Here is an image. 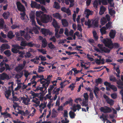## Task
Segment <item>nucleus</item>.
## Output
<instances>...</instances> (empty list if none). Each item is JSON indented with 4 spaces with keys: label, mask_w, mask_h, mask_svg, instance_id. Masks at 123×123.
Returning <instances> with one entry per match:
<instances>
[{
    "label": "nucleus",
    "mask_w": 123,
    "mask_h": 123,
    "mask_svg": "<svg viewBox=\"0 0 123 123\" xmlns=\"http://www.w3.org/2000/svg\"><path fill=\"white\" fill-rule=\"evenodd\" d=\"M69 115L70 118L71 119L74 118L76 115L74 112L72 111H70L69 113Z\"/></svg>",
    "instance_id": "cd10ccee"
},
{
    "label": "nucleus",
    "mask_w": 123,
    "mask_h": 123,
    "mask_svg": "<svg viewBox=\"0 0 123 123\" xmlns=\"http://www.w3.org/2000/svg\"><path fill=\"white\" fill-rule=\"evenodd\" d=\"M116 31L113 30H111L110 33L109 35L110 38L112 39L114 38L115 35Z\"/></svg>",
    "instance_id": "f3484780"
},
{
    "label": "nucleus",
    "mask_w": 123,
    "mask_h": 123,
    "mask_svg": "<svg viewBox=\"0 0 123 123\" xmlns=\"http://www.w3.org/2000/svg\"><path fill=\"white\" fill-rule=\"evenodd\" d=\"M61 22L62 25L65 27L68 26V23L67 20L66 19H62L61 20Z\"/></svg>",
    "instance_id": "4468645a"
},
{
    "label": "nucleus",
    "mask_w": 123,
    "mask_h": 123,
    "mask_svg": "<svg viewBox=\"0 0 123 123\" xmlns=\"http://www.w3.org/2000/svg\"><path fill=\"white\" fill-rule=\"evenodd\" d=\"M24 67L22 65L20 64L17 67H16L15 68L16 71H21Z\"/></svg>",
    "instance_id": "c756f323"
},
{
    "label": "nucleus",
    "mask_w": 123,
    "mask_h": 123,
    "mask_svg": "<svg viewBox=\"0 0 123 123\" xmlns=\"http://www.w3.org/2000/svg\"><path fill=\"white\" fill-rule=\"evenodd\" d=\"M12 51L14 53H16L18 52V50L16 48H12L11 49Z\"/></svg>",
    "instance_id": "774afa93"
},
{
    "label": "nucleus",
    "mask_w": 123,
    "mask_h": 123,
    "mask_svg": "<svg viewBox=\"0 0 123 123\" xmlns=\"http://www.w3.org/2000/svg\"><path fill=\"white\" fill-rule=\"evenodd\" d=\"M30 100V99L28 97L25 98L23 100V103L26 105H29L28 103Z\"/></svg>",
    "instance_id": "5701e85b"
},
{
    "label": "nucleus",
    "mask_w": 123,
    "mask_h": 123,
    "mask_svg": "<svg viewBox=\"0 0 123 123\" xmlns=\"http://www.w3.org/2000/svg\"><path fill=\"white\" fill-rule=\"evenodd\" d=\"M99 91V88L98 87L95 86L93 90V92L95 97L97 98H98V96L97 94L98 93V92Z\"/></svg>",
    "instance_id": "dca6fc26"
},
{
    "label": "nucleus",
    "mask_w": 123,
    "mask_h": 123,
    "mask_svg": "<svg viewBox=\"0 0 123 123\" xmlns=\"http://www.w3.org/2000/svg\"><path fill=\"white\" fill-rule=\"evenodd\" d=\"M83 96L85 99V100H88L89 96L87 92L84 93L83 95Z\"/></svg>",
    "instance_id": "13d9d810"
},
{
    "label": "nucleus",
    "mask_w": 123,
    "mask_h": 123,
    "mask_svg": "<svg viewBox=\"0 0 123 123\" xmlns=\"http://www.w3.org/2000/svg\"><path fill=\"white\" fill-rule=\"evenodd\" d=\"M52 17L49 15L42 14L41 18V20L43 23H46L52 20Z\"/></svg>",
    "instance_id": "7ed1b4c3"
},
{
    "label": "nucleus",
    "mask_w": 123,
    "mask_h": 123,
    "mask_svg": "<svg viewBox=\"0 0 123 123\" xmlns=\"http://www.w3.org/2000/svg\"><path fill=\"white\" fill-rule=\"evenodd\" d=\"M40 85L37 86L35 89L33 90V91L35 92H37L40 91L41 92L39 93H41V94H42L45 92V91H43V87H40Z\"/></svg>",
    "instance_id": "9b49d317"
},
{
    "label": "nucleus",
    "mask_w": 123,
    "mask_h": 123,
    "mask_svg": "<svg viewBox=\"0 0 123 123\" xmlns=\"http://www.w3.org/2000/svg\"><path fill=\"white\" fill-rule=\"evenodd\" d=\"M77 30L80 31L81 32L82 30L81 28V25L79 24H77Z\"/></svg>",
    "instance_id": "052dcab7"
},
{
    "label": "nucleus",
    "mask_w": 123,
    "mask_h": 123,
    "mask_svg": "<svg viewBox=\"0 0 123 123\" xmlns=\"http://www.w3.org/2000/svg\"><path fill=\"white\" fill-rule=\"evenodd\" d=\"M35 45V44L32 43V42H31L27 43V46H29L30 47H32Z\"/></svg>",
    "instance_id": "bf43d9fd"
},
{
    "label": "nucleus",
    "mask_w": 123,
    "mask_h": 123,
    "mask_svg": "<svg viewBox=\"0 0 123 123\" xmlns=\"http://www.w3.org/2000/svg\"><path fill=\"white\" fill-rule=\"evenodd\" d=\"M16 4L18 11L21 12L25 11V7L19 1L17 2Z\"/></svg>",
    "instance_id": "20e7f679"
},
{
    "label": "nucleus",
    "mask_w": 123,
    "mask_h": 123,
    "mask_svg": "<svg viewBox=\"0 0 123 123\" xmlns=\"http://www.w3.org/2000/svg\"><path fill=\"white\" fill-rule=\"evenodd\" d=\"M14 36V35L13 34L12 31H10L8 32L7 36L8 38L11 39L13 38Z\"/></svg>",
    "instance_id": "a878e982"
},
{
    "label": "nucleus",
    "mask_w": 123,
    "mask_h": 123,
    "mask_svg": "<svg viewBox=\"0 0 123 123\" xmlns=\"http://www.w3.org/2000/svg\"><path fill=\"white\" fill-rule=\"evenodd\" d=\"M117 87L121 89V90L120 92V93L122 96H123V86L119 85L117 86Z\"/></svg>",
    "instance_id": "8fccbe9b"
},
{
    "label": "nucleus",
    "mask_w": 123,
    "mask_h": 123,
    "mask_svg": "<svg viewBox=\"0 0 123 123\" xmlns=\"http://www.w3.org/2000/svg\"><path fill=\"white\" fill-rule=\"evenodd\" d=\"M52 76V75H48L47 76V78L46 79H45L44 78H42L40 79L41 80H45V81H47L48 80H50V79H50V78Z\"/></svg>",
    "instance_id": "3c124183"
},
{
    "label": "nucleus",
    "mask_w": 123,
    "mask_h": 123,
    "mask_svg": "<svg viewBox=\"0 0 123 123\" xmlns=\"http://www.w3.org/2000/svg\"><path fill=\"white\" fill-rule=\"evenodd\" d=\"M49 47L51 49H53L55 48V46L52 43V42H50L48 44Z\"/></svg>",
    "instance_id": "ea45409f"
},
{
    "label": "nucleus",
    "mask_w": 123,
    "mask_h": 123,
    "mask_svg": "<svg viewBox=\"0 0 123 123\" xmlns=\"http://www.w3.org/2000/svg\"><path fill=\"white\" fill-rule=\"evenodd\" d=\"M53 17L57 19H61V16L60 14L58 13H56L53 14Z\"/></svg>",
    "instance_id": "412c9836"
},
{
    "label": "nucleus",
    "mask_w": 123,
    "mask_h": 123,
    "mask_svg": "<svg viewBox=\"0 0 123 123\" xmlns=\"http://www.w3.org/2000/svg\"><path fill=\"white\" fill-rule=\"evenodd\" d=\"M106 30L105 26L103 27L100 29V31L102 35L107 34V32L106 31Z\"/></svg>",
    "instance_id": "2eb2a0df"
},
{
    "label": "nucleus",
    "mask_w": 123,
    "mask_h": 123,
    "mask_svg": "<svg viewBox=\"0 0 123 123\" xmlns=\"http://www.w3.org/2000/svg\"><path fill=\"white\" fill-rule=\"evenodd\" d=\"M64 113L63 114V117H68V111L66 110H64Z\"/></svg>",
    "instance_id": "69168bd1"
},
{
    "label": "nucleus",
    "mask_w": 123,
    "mask_h": 123,
    "mask_svg": "<svg viewBox=\"0 0 123 123\" xmlns=\"http://www.w3.org/2000/svg\"><path fill=\"white\" fill-rule=\"evenodd\" d=\"M106 8L102 6H101L100 8V10L99 12V14L100 15H102L103 14L106 10Z\"/></svg>",
    "instance_id": "6ab92c4d"
},
{
    "label": "nucleus",
    "mask_w": 123,
    "mask_h": 123,
    "mask_svg": "<svg viewBox=\"0 0 123 123\" xmlns=\"http://www.w3.org/2000/svg\"><path fill=\"white\" fill-rule=\"evenodd\" d=\"M107 22L106 18L105 17L103 18V19H101V23L102 24L104 25Z\"/></svg>",
    "instance_id": "4d7b16f0"
},
{
    "label": "nucleus",
    "mask_w": 123,
    "mask_h": 123,
    "mask_svg": "<svg viewBox=\"0 0 123 123\" xmlns=\"http://www.w3.org/2000/svg\"><path fill=\"white\" fill-rule=\"evenodd\" d=\"M109 80L110 81L113 82H115L117 81V80L116 79V77L113 75L110 76Z\"/></svg>",
    "instance_id": "2f4dec72"
},
{
    "label": "nucleus",
    "mask_w": 123,
    "mask_h": 123,
    "mask_svg": "<svg viewBox=\"0 0 123 123\" xmlns=\"http://www.w3.org/2000/svg\"><path fill=\"white\" fill-rule=\"evenodd\" d=\"M32 93H31L32 96L34 97H33V98H34V97H38L39 96V95L41 94V93H35L34 92L31 91Z\"/></svg>",
    "instance_id": "4c0bfd02"
},
{
    "label": "nucleus",
    "mask_w": 123,
    "mask_h": 123,
    "mask_svg": "<svg viewBox=\"0 0 123 123\" xmlns=\"http://www.w3.org/2000/svg\"><path fill=\"white\" fill-rule=\"evenodd\" d=\"M82 106H87L88 105V100H83L82 102Z\"/></svg>",
    "instance_id": "c9c22d12"
},
{
    "label": "nucleus",
    "mask_w": 123,
    "mask_h": 123,
    "mask_svg": "<svg viewBox=\"0 0 123 123\" xmlns=\"http://www.w3.org/2000/svg\"><path fill=\"white\" fill-rule=\"evenodd\" d=\"M31 55V54L29 52H27L25 55V56L26 58H29Z\"/></svg>",
    "instance_id": "338daca9"
},
{
    "label": "nucleus",
    "mask_w": 123,
    "mask_h": 123,
    "mask_svg": "<svg viewBox=\"0 0 123 123\" xmlns=\"http://www.w3.org/2000/svg\"><path fill=\"white\" fill-rule=\"evenodd\" d=\"M10 47L9 45L6 43L3 44L1 46L0 50L2 51H3L6 49H8L10 48Z\"/></svg>",
    "instance_id": "6e6552de"
},
{
    "label": "nucleus",
    "mask_w": 123,
    "mask_h": 123,
    "mask_svg": "<svg viewBox=\"0 0 123 123\" xmlns=\"http://www.w3.org/2000/svg\"><path fill=\"white\" fill-rule=\"evenodd\" d=\"M40 81L41 84H45V87L47 88L48 87L49 84L50 83V80L45 81V80H41L39 79L37 81Z\"/></svg>",
    "instance_id": "1a4fd4ad"
},
{
    "label": "nucleus",
    "mask_w": 123,
    "mask_h": 123,
    "mask_svg": "<svg viewBox=\"0 0 123 123\" xmlns=\"http://www.w3.org/2000/svg\"><path fill=\"white\" fill-rule=\"evenodd\" d=\"M9 79V76L6 73L4 72L0 74V80H4L5 79L8 80Z\"/></svg>",
    "instance_id": "423d86ee"
},
{
    "label": "nucleus",
    "mask_w": 123,
    "mask_h": 123,
    "mask_svg": "<svg viewBox=\"0 0 123 123\" xmlns=\"http://www.w3.org/2000/svg\"><path fill=\"white\" fill-rule=\"evenodd\" d=\"M57 112L56 111H53L51 115V117L52 118H55L57 117Z\"/></svg>",
    "instance_id": "09e8293b"
},
{
    "label": "nucleus",
    "mask_w": 123,
    "mask_h": 123,
    "mask_svg": "<svg viewBox=\"0 0 123 123\" xmlns=\"http://www.w3.org/2000/svg\"><path fill=\"white\" fill-rule=\"evenodd\" d=\"M1 115H3V117L4 118H6L8 117L10 118H11V114L8 113L6 111H5L4 112H1Z\"/></svg>",
    "instance_id": "f8f14e48"
},
{
    "label": "nucleus",
    "mask_w": 123,
    "mask_h": 123,
    "mask_svg": "<svg viewBox=\"0 0 123 123\" xmlns=\"http://www.w3.org/2000/svg\"><path fill=\"white\" fill-rule=\"evenodd\" d=\"M52 24L53 25L54 28L60 26L58 25L57 22L55 19H54L53 20V21L52 22Z\"/></svg>",
    "instance_id": "f704fd0d"
},
{
    "label": "nucleus",
    "mask_w": 123,
    "mask_h": 123,
    "mask_svg": "<svg viewBox=\"0 0 123 123\" xmlns=\"http://www.w3.org/2000/svg\"><path fill=\"white\" fill-rule=\"evenodd\" d=\"M102 42L105 44L106 47L112 49L113 48L117 49L120 46V44L117 43H113L111 39L107 38L101 39Z\"/></svg>",
    "instance_id": "f257e3e1"
},
{
    "label": "nucleus",
    "mask_w": 123,
    "mask_h": 123,
    "mask_svg": "<svg viewBox=\"0 0 123 123\" xmlns=\"http://www.w3.org/2000/svg\"><path fill=\"white\" fill-rule=\"evenodd\" d=\"M102 79L100 78H98V79H96L95 80V82L97 84L96 86H98V84H101L102 83Z\"/></svg>",
    "instance_id": "72a5a7b5"
},
{
    "label": "nucleus",
    "mask_w": 123,
    "mask_h": 123,
    "mask_svg": "<svg viewBox=\"0 0 123 123\" xmlns=\"http://www.w3.org/2000/svg\"><path fill=\"white\" fill-rule=\"evenodd\" d=\"M40 81L41 84H45V87L47 88L48 87L49 84L50 83V80L45 81V80H41L39 79L37 81Z\"/></svg>",
    "instance_id": "9d476101"
},
{
    "label": "nucleus",
    "mask_w": 123,
    "mask_h": 123,
    "mask_svg": "<svg viewBox=\"0 0 123 123\" xmlns=\"http://www.w3.org/2000/svg\"><path fill=\"white\" fill-rule=\"evenodd\" d=\"M107 103L111 105H112L114 104V101L112 99L110 98L107 100Z\"/></svg>",
    "instance_id": "58836bf2"
},
{
    "label": "nucleus",
    "mask_w": 123,
    "mask_h": 123,
    "mask_svg": "<svg viewBox=\"0 0 123 123\" xmlns=\"http://www.w3.org/2000/svg\"><path fill=\"white\" fill-rule=\"evenodd\" d=\"M117 83L118 85L123 86V82L120 79L118 80H117Z\"/></svg>",
    "instance_id": "e2e57ef3"
},
{
    "label": "nucleus",
    "mask_w": 123,
    "mask_h": 123,
    "mask_svg": "<svg viewBox=\"0 0 123 123\" xmlns=\"http://www.w3.org/2000/svg\"><path fill=\"white\" fill-rule=\"evenodd\" d=\"M56 87L54 88V89L53 90L52 92V94H56V95H59V92L60 90V88L59 87L56 89V90L55 89H56Z\"/></svg>",
    "instance_id": "4be33fe9"
},
{
    "label": "nucleus",
    "mask_w": 123,
    "mask_h": 123,
    "mask_svg": "<svg viewBox=\"0 0 123 123\" xmlns=\"http://www.w3.org/2000/svg\"><path fill=\"white\" fill-rule=\"evenodd\" d=\"M42 14H44L43 13V12L41 11H37L36 12V16L37 17H40L41 18Z\"/></svg>",
    "instance_id": "473e14b6"
},
{
    "label": "nucleus",
    "mask_w": 123,
    "mask_h": 123,
    "mask_svg": "<svg viewBox=\"0 0 123 123\" xmlns=\"http://www.w3.org/2000/svg\"><path fill=\"white\" fill-rule=\"evenodd\" d=\"M36 4L37 3L36 2L32 1L31 4V7L34 8L36 5Z\"/></svg>",
    "instance_id": "603ef678"
},
{
    "label": "nucleus",
    "mask_w": 123,
    "mask_h": 123,
    "mask_svg": "<svg viewBox=\"0 0 123 123\" xmlns=\"http://www.w3.org/2000/svg\"><path fill=\"white\" fill-rule=\"evenodd\" d=\"M27 43H26V41L23 40L21 41L20 45L21 46L25 47L27 46Z\"/></svg>",
    "instance_id": "5fc2aeb1"
},
{
    "label": "nucleus",
    "mask_w": 123,
    "mask_h": 123,
    "mask_svg": "<svg viewBox=\"0 0 123 123\" xmlns=\"http://www.w3.org/2000/svg\"><path fill=\"white\" fill-rule=\"evenodd\" d=\"M42 47L43 48H45L47 45V42L45 38L43 39L42 41Z\"/></svg>",
    "instance_id": "393cba45"
},
{
    "label": "nucleus",
    "mask_w": 123,
    "mask_h": 123,
    "mask_svg": "<svg viewBox=\"0 0 123 123\" xmlns=\"http://www.w3.org/2000/svg\"><path fill=\"white\" fill-rule=\"evenodd\" d=\"M98 46L99 49L98 48L95 49V50L97 51L102 53H109L110 50L106 48L102 44H99L98 45Z\"/></svg>",
    "instance_id": "f03ea898"
},
{
    "label": "nucleus",
    "mask_w": 123,
    "mask_h": 123,
    "mask_svg": "<svg viewBox=\"0 0 123 123\" xmlns=\"http://www.w3.org/2000/svg\"><path fill=\"white\" fill-rule=\"evenodd\" d=\"M73 100L71 98H70L68 99V101H66L64 103V105H67L68 104H72L73 103Z\"/></svg>",
    "instance_id": "7c9ffc66"
},
{
    "label": "nucleus",
    "mask_w": 123,
    "mask_h": 123,
    "mask_svg": "<svg viewBox=\"0 0 123 123\" xmlns=\"http://www.w3.org/2000/svg\"><path fill=\"white\" fill-rule=\"evenodd\" d=\"M111 97L114 99L116 98L117 96V94L115 93L111 94Z\"/></svg>",
    "instance_id": "6e6d98bb"
},
{
    "label": "nucleus",
    "mask_w": 123,
    "mask_h": 123,
    "mask_svg": "<svg viewBox=\"0 0 123 123\" xmlns=\"http://www.w3.org/2000/svg\"><path fill=\"white\" fill-rule=\"evenodd\" d=\"M93 36L96 40H97L98 39V37L97 36V33L95 31H92Z\"/></svg>",
    "instance_id": "c03bdc74"
},
{
    "label": "nucleus",
    "mask_w": 123,
    "mask_h": 123,
    "mask_svg": "<svg viewBox=\"0 0 123 123\" xmlns=\"http://www.w3.org/2000/svg\"><path fill=\"white\" fill-rule=\"evenodd\" d=\"M116 12L114 10L110 9L109 10V13L111 16H112Z\"/></svg>",
    "instance_id": "de8ad7c7"
},
{
    "label": "nucleus",
    "mask_w": 123,
    "mask_h": 123,
    "mask_svg": "<svg viewBox=\"0 0 123 123\" xmlns=\"http://www.w3.org/2000/svg\"><path fill=\"white\" fill-rule=\"evenodd\" d=\"M24 37L27 40H28L31 38V37L29 34H28L27 33H26L25 35H24Z\"/></svg>",
    "instance_id": "a18cd8bd"
},
{
    "label": "nucleus",
    "mask_w": 123,
    "mask_h": 123,
    "mask_svg": "<svg viewBox=\"0 0 123 123\" xmlns=\"http://www.w3.org/2000/svg\"><path fill=\"white\" fill-rule=\"evenodd\" d=\"M100 111L104 113H110L112 111L111 109L109 107L105 106L101 107L100 109Z\"/></svg>",
    "instance_id": "39448f33"
},
{
    "label": "nucleus",
    "mask_w": 123,
    "mask_h": 123,
    "mask_svg": "<svg viewBox=\"0 0 123 123\" xmlns=\"http://www.w3.org/2000/svg\"><path fill=\"white\" fill-rule=\"evenodd\" d=\"M5 96L6 98L7 99H9V97L11 95V91L10 89H8L7 91L5 92Z\"/></svg>",
    "instance_id": "a211bd4d"
},
{
    "label": "nucleus",
    "mask_w": 123,
    "mask_h": 123,
    "mask_svg": "<svg viewBox=\"0 0 123 123\" xmlns=\"http://www.w3.org/2000/svg\"><path fill=\"white\" fill-rule=\"evenodd\" d=\"M41 32L45 36L49 34V33L50 32V31L48 29L44 28H42L41 29Z\"/></svg>",
    "instance_id": "ddd939ff"
},
{
    "label": "nucleus",
    "mask_w": 123,
    "mask_h": 123,
    "mask_svg": "<svg viewBox=\"0 0 123 123\" xmlns=\"http://www.w3.org/2000/svg\"><path fill=\"white\" fill-rule=\"evenodd\" d=\"M98 1L97 0H95L93 3V6L95 8H97L98 7Z\"/></svg>",
    "instance_id": "37998d69"
},
{
    "label": "nucleus",
    "mask_w": 123,
    "mask_h": 123,
    "mask_svg": "<svg viewBox=\"0 0 123 123\" xmlns=\"http://www.w3.org/2000/svg\"><path fill=\"white\" fill-rule=\"evenodd\" d=\"M20 74H16L15 76V78H17L18 79L21 78L22 76L23 73V72H20Z\"/></svg>",
    "instance_id": "79ce46f5"
},
{
    "label": "nucleus",
    "mask_w": 123,
    "mask_h": 123,
    "mask_svg": "<svg viewBox=\"0 0 123 123\" xmlns=\"http://www.w3.org/2000/svg\"><path fill=\"white\" fill-rule=\"evenodd\" d=\"M22 12H23L22 13L21 12L20 13V14L21 16L20 18L21 20H24L25 19V17L26 15V13L25 11Z\"/></svg>",
    "instance_id": "e433bc0d"
},
{
    "label": "nucleus",
    "mask_w": 123,
    "mask_h": 123,
    "mask_svg": "<svg viewBox=\"0 0 123 123\" xmlns=\"http://www.w3.org/2000/svg\"><path fill=\"white\" fill-rule=\"evenodd\" d=\"M10 15V13L9 12H4L2 15V16L4 18L7 19L8 18Z\"/></svg>",
    "instance_id": "b1692460"
},
{
    "label": "nucleus",
    "mask_w": 123,
    "mask_h": 123,
    "mask_svg": "<svg viewBox=\"0 0 123 123\" xmlns=\"http://www.w3.org/2000/svg\"><path fill=\"white\" fill-rule=\"evenodd\" d=\"M84 14H85V17L87 18H88L90 15H92L93 12L91 11L88 9H86L84 12Z\"/></svg>",
    "instance_id": "0eeeda50"
},
{
    "label": "nucleus",
    "mask_w": 123,
    "mask_h": 123,
    "mask_svg": "<svg viewBox=\"0 0 123 123\" xmlns=\"http://www.w3.org/2000/svg\"><path fill=\"white\" fill-rule=\"evenodd\" d=\"M112 22L111 21L109 22L105 25V28L107 29H110L111 27V24Z\"/></svg>",
    "instance_id": "bb28decb"
},
{
    "label": "nucleus",
    "mask_w": 123,
    "mask_h": 123,
    "mask_svg": "<svg viewBox=\"0 0 123 123\" xmlns=\"http://www.w3.org/2000/svg\"><path fill=\"white\" fill-rule=\"evenodd\" d=\"M53 6L54 8L57 9H59L60 8L59 4L56 1L54 2Z\"/></svg>",
    "instance_id": "c85d7f7f"
},
{
    "label": "nucleus",
    "mask_w": 123,
    "mask_h": 123,
    "mask_svg": "<svg viewBox=\"0 0 123 123\" xmlns=\"http://www.w3.org/2000/svg\"><path fill=\"white\" fill-rule=\"evenodd\" d=\"M109 88L114 91H116L117 90V87L114 85H111Z\"/></svg>",
    "instance_id": "49530a36"
},
{
    "label": "nucleus",
    "mask_w": 123,
    "mask_h": 123,
    "mask_svg": "<svg viewBox=\"0 0 123 123\" xmlns=\"http://www.w3.org/2000/svg\"><path fill=\"white\" fill-rule=\"evenodd\" d=\"M117 83L118 85L123 86V82L120 79L118 80H117Z\"/></svg>",
    "instance_id": "680f3d73"
},
{
    "label": "nucleus",
    "mask_w": 123,
    "mask_h": 123,
    "mask_svg": "<svg viewBox=\"0 0 123 123\" xmlns=\"http://www.w3.org/2000/svg\"><path fill=\"white\" fill-rule=\"evenodd\" d=\"M98 20L97 19H95L93 21L92 23V25L94 26L95 27H97L98 26Z\"/></svg>",
    "instance_id": "aec40b11"
},
{
    "label": "nucleus",
    "mask_w": 123,
    "mask_h": 123,
    "mask_svg": "<svg viewBox=\"0 0 123 123\" xmlns=\"http://www.w3.org/2000/svg\"><path fill=\"white\" fill-rule=\"evenodd\" d=\"M4 20L3 19L1 18L0 19V26L2 27L4 26Z\"/></svg>",
    "instance_id": "0e129e2a"
},
{
    "label": "nucleus",
    "mask_w": 123,
    "mask_h": 123,
    "mask_svg": "<svg viewBox=\"0 0 123 123\" xmlns=\"http://www.w3.org/2000/svg\"><path fill=\"white\" fill-rule=\"evenodd\" d=\"M4 53L6 55L7 57H9L11 55V53L9 50H7L5 51Z\"/></svg>",
    "instance_id": "a19ab883"
},
{
    "label": "nucleus",
    "mask_w": 123,
    "mask_h": 123,
    "mask_svg": "<svg viewBox=\"0 0 123 123\" xmlns=\"http://www.w3.org/2000/svg\"><path fill=\"white\" fill-rule=\"evenodd\" d=\"M4 65L5 66V69H6V71L7 70L10 71L11 69L9 65L8 64H6V63H4Z\"/></svg>",
    "instance_id": "864d4df0"
}]
</instances>
